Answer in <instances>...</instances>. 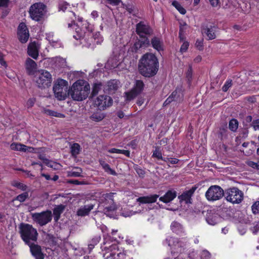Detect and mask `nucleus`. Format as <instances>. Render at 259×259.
Segmentation results:
<instances>
[{
  "mask_svg": "<svg viewBox=\"0 0 259 259\" xmlns=\"http://www.w3.org/2000/svg\"><path fill=\"white\" fill-rule=\"evenodd\" d=\"M138 70L144 77H151L156 74L159 68L157 57L152 53H146L139 61Z\"/></svg>",
  "mask_w": 259,
  "mask_h": 259,
  "instance_id": "obj_1",
  "label": "nucleus"
},
{
  "mask_svg": "<svg viewBox=\"0 0 259 259\" xmlns=\"http://www.w3.org/2000/svg\"><path fill=\"white\" fill-rule=\"evenodd\" d=\"M90 92V84L83 80L75 82L69 91L71 98L77 101H81L87 99Z\"/></svg>",
  "mask_w": 259,
  "mask_h": 259,
  "instance_id": "obj_2",
  "label": "nucleus"
},
{
  "mask_svg": "<svg viewBox=\"0 0 259 259\" xmlns=\"http://www.w3.org/2000/svg\"><path fill=\"white\" fill-rule=\"evenodd\" d=\"M19 233L22 239L26 244H30L37 239L38 233L35 228L31 225L21 223L19 227Z\"/></svg>",
  "mask_w": 259,
  "mask_h": 259,
  "instance_id": "obj_3",
  "label": "nucleus"
},
{
  "mask_svg": "<svg viewBox=\"0 0 259 259\" xmlns=\"http://www.w3.org/2000/svg\"><path fill=\"white\" fill-rule=\"evenodd\" d=\"M53 91L55 97L59 100H65L69 95L68 82L62 79H58L55 82Z\"/></svg>",
  "mask_w": 259,
  "mask_h": 259,
  "instance_id": "obj_4",
  "label": "nucleus"
},
{
  "mask_svg": "<svg viewBox=\"0 0 259 259\" xmlns=\"http://www.w3.org/2000/svg\"><path fill=\"white\" fill-rule=\"evenodd\" d=\"M46 12V6L39 2L34 3L30 7L29 14L32 20L38 22L43 19Z\"/></svg>",
  "mask_w": 259,
  "mask_h": 259,
  "instance_id": "obj_5",
  "label": "nucleus"
},
{
  "mask_svg": "<svg viewBox=\"0 0 259 259\" xmlns=\"http://www.w3.org/2000/svg\"><path fill=\"white\" fill-rule=\"evenodd\" d=\"M34 81L36 86L40 89H45L51 86L52 77L49 72L40 70L36 73Z\"/></svg>",
  "mask_w": 259,
  "mask_h": 259,
  "instance_id": "obj_6",
  "label": "nucleus"
},
{
  "mask_svg": "<svg viewBox=\"0 0 259 259\" xmlns=\"http://www.w3.org/2000/svg\"><path fill=\"white\" fill-rule=\"evenodd\" d=\"M170 247L171 253L172 255L182 253L186 248V241L185 239L170 237L166 240Z\"/></svg>",
  "mask_w": 259,
  "mask_h": 259,
  "instance_id": "obj_7",
  "label": "nucleus"
},
{
  "mask_svg": "<svg viewBox=\"0 0 259 259\" xmlns=\"http://www.w3.org/2000/svg\"><path fill=\"white\" fill-rule=\"evenodd\" d=\"M224 196L227 201L233 204H239L243 200L244 194L238 188L232 187L225 191Z\"/></svg>",
  "mask_w": 259,
  "mask_h": 259,
  "instance_id": "obj_8",
  "label": "nucleus"
},
{
  "mask_svg": "<svg viewBox=\"0 0 259 259\" xmlns=\"http://www.w3.org/2000/svg\"><path fill=\"white\" fill-rule=\"evenodd\" d=\"M31 216L34 223L40 226H45L51 222L53 217L52 211L50 210L41 212L31 213Z\"/></svg>",
  "mask_w": 259,
  "mask_h": 259,
  "instance_id": "obj_9",
  "label": "nucleus"
},
{
  "mask_svg": "<svg viewBox=\"0 0 259 259\" xmlns=\"http://www.w3.org/2000/svg\"><path fill=\"white\" fill-rule=\"evenodd\" d=\"M225 191L219 186H211L206 191L205 196L206 199L209 201L220 200L224 196Z\"/></svg>",
  "mask_w": 259,
  "mask_h": 259,
  "instance_id": "obj_10",
  "label": "nucleus"
},
{
  "mask_svg": "<svg viewBox=\"0 0 259 259\" xmlns=\"http://www.w3.org/2000/svg\"><path fill=\"white\" fill-rule=\"evenodd\" d=\"M113 103L111 97L107 95H100L98 97L95 101V105L100 110H105L106 108L111 106Z\"/></svg>",
  "mask_w": 259,
  "mask_h": 259,
  "instance_id": "obj_11",
  "label": "nucleus"
},
{
  "mask_svg": "<svg viewBox=\"0 0 259 259\" xmlns=\"http://www.w3.org/2000/svg\"><path fill=\"white\" fill-rule=\"evenodd\" d=\"M183 100V94L181 89L177 88L166 99L163 104V106L169 105L173 101L181 102Z\"/></svg>",
  "mask_w": 259,
  "mask_h": 259,
  "instance_id": "obj_12",
  "label": "nucleus"
},
{
  "mask_svg": "<svg viewBox=\"0 0 259 259\" xmlns=\"http://www.w3.org/2000/svg\"><path fill=\"white\" fill-rule=\"evenodd\" d=\"M149 46L150 41L149 39L147 37H142L136 41L132 48V51L138 53L140 50L145 49Z\"/></svg>",
  "mask_w": 259,
  "mask_h": 259,
  "instance_id": "obj_13",
  "label": "nucleus"
},
{
  "mask_svg": "<svg viewBox=\"0 0 259 259\" xmlns=\"http://www.w3.org/2000/svg\"><path fill=\"white\" fill-rule=\"evenodd\" d=\"M18 35L19 40L22 43L27 41L29 34L26 25L24 23H21L18 28Z\"/></svg>",
  "mask_w": 259,
  "mask_h": 259,
  "instance_id": "obj_14",
  "label": "nucleus"
},
{
  "mask_svg": "<svg viewBox=\"0 0 259 259\" xmlns=\"http://www.w3.org/2000/svg\"><path fill=\"white\" fill-rule=\"evenodd\" d=\"M152 32L151 27L142 21L140 22L136 25V32L140 37H144V34L151 35Z\"/></svg>",
  "mask_w": 259,
  "mask_h": 259,
  "instance_id": "obj_15",
  "label": "nucleus"
},
{
  "mask_svg": "<svg viewBox=\"0 0 259 259\" xmlns=\"http://www.w3.org/2000/svg\"><path fill=\"white\" fill-rule=\"evenodd\" d=\"M197 188V187L194 186L189 190L184 191L178 196L180 201H184L186 204L192 203V196Z\"/></svg>",
  "mask_w": 259,
  "mask_h": 259,
  "instance_id": "obj_16",
  "label": "nucleus"
},
{
  "mask_svg": "<svg viewBox=\"0 0 259 259\" xmlns=\"http://www.w3.org/2000/svg\"><path fill=\"white\" fill-rule=\"evenodd\" d=\"M39 49V45L35 41L30 43L27 48L28 55L34 59H37Z\"/></svg>",
  "mask_w": 259,
  "mask_h": 259,
  "instance_id": "obj_17",
  "label": "nucleus"
},
{
  "mask_svg": "<svg viewBox=\"0 0 259 259\" xmlns=\"http://www.w3.org/2000/svg\"><path fill=\"white\" fill-rule=\"evenodd\" d=\"M27 245L29 246L31 254L35 259L45 257V254L42 252L40 246L35 244L32 242L30 244Z\"/></svg>",
  "mask_w": 259,
  "mask_h": 259,
  "instance_id": "obj_18",
  "label": "nucleus"
},
{
  "mask_svg": "<svg viewBox=\"0 0 259 259\" xmlns=\"http://www.w3.org/2000/svg\"><path fill=\"white\" fill-rule=\"evenodd\" d=\"M121 87L119 81L112 79L107 82L105 90L109 94H113Z\"/></svg>",
  "mask_w": 259,
  "mask_h": 259,
  "instance_id": "obj_19",
  "label": "nucleus"
},
{
  "mask_svg": "<svg viewBox=\"0 0 259 259\" xmlns=\"http://www.w3.org/2000/svg\"><path fill=\"white\" fill-rule=\"evenodd\" d=\"M25 69L29 75H33L37 69V64L34 61L27 58L25 63Z\"/></svg>",
  "mask_w": 259,
  "mask_h": 259,
  "instance_id": "obj_20",
  "label": "nucleus"
},
{
  "mask_svg": "<svg viewBox=\"0 0 259 259\" xmlns=\"http://www.w3.org/2000/svg\"><path fill=\"white\" fill-rule=\"evenodd\" d=\"M108 201H109V204L104 205L103 212L107 216L111 217L113 215V212L116 210L117 207L114 200L110 199Z\"/></svg>",
  "mask_w": 259,
  "mask_h": 259,
  "instance_id": "obj_21",
  "label": "nucleus"
},
{
  "mask_svg": "<svg viewBox=\"0 0 259 259\" xmlns=\"http://www.w3.org/2000/svg\"><path fill=\"white\" fill-rule=\"evenodd\" d=\"M216 27L214 26L210 25L208 26H203L202 28V33L206 34L208 38V39L211 40L215 38V31H216Z\"/></svg>",
  "mask_w": 259,
  "mask_h": 259,
  "instance_id": "obj_22",
  "label": "nucleus"
},
{
  "mask_svg": "<svg viewBox=\"0 0 259 259\" xmlns=\"http://www.w3.org/2000/svg\"><path fill=\"white\" fill-rule=\"evenodd\" d=\"M94 204H89L81 206L77 211L76 214L80 217L88 215L90 212L94 208Z\"/></svg>",
  "mask_w": 259,
  "mask_h": 259,
  "instance_id": "obj_23",
  "label": "nucleus"
},
{
  "mask_svg": "<svg viewBox=\"0 0 259 259\" xmlns=\"http://www.w3.org/2000/svg\"><path fill=\"white\" fill-rule=\"evenodd\" d=\"M177 196V192L174 190H168L164 196L159 198V200L167 203L171 201Z\"/></svg>",
  "mask_w": 259,
  "mask_h": 259,
  "instance_id": "obj_24",
  "label": "nucleus"
},
{
  "mask_svg": "<svg viewBox=\"0 0 259 259\" xmlns=\"http://www.w3.org/2000/svg\"><path fill=\"white\" fill-rule=\"evenodd\" d=\"M158 197L159 195L157 194H154L147 196H143L137 198V201L139 202L140 204L151 203L155 202Z\"/></svg>",
  "mask_w": 259,
  "mask_h": 259,
  "instance_id": "obj_25",
  "label": "nucleus"
},
{
  "mask_svg": "<svg viewBox=\"0 0 259 259\" xmlns=\"http://www.w3.org/2000/svg\"><path fill=\"white\" fill-rule=\"evenodd\" d=\"M151 42L154 49L158 52L163 50V41L157 37H154L151 39Z\"/></svg>",
  "mask_w": 259,
  "mask_h": 259,
  "instance_id": "obj_26",
  "label": "nucleus"
},
{
  "mask_svg": "<svg viewBox=\"0 0 259 259\" xmlns=\"http://www.w3.org/2000/svg\"><path fill=\"white\" fill-rule=\"evenodd\" d=\"M145 84L141 80H136L134 85L132 88L138 95L140 94L144 90Z\"/></svg>",
  "mask_w": 259,
  "mask_h": 259,
  "instance_id": "obj_27",
  "label": "nucleus"
},
{
  "mask_svg": "<svg viewBox=\"0 0 259 259\" xmlns=\"http://www.w3.org/2000/svg\"><path fill=\"white\" fill-rule=\"evenodd\" d=\"M113 194L114 193H106L102 195L101 197L100 198V203L101 204L104 206L105 204H109V201H108L110 199L112 200H113Z\"/></svg>",
  "mask_w": 259,
  "mask_h": 259,
  "instance_id": "obj_28",
  "label": "nucleus"
},
{
  "mask_svg": "<svg viewBox=\"0 0 259 259\" xmlns=\"http://www.w3.org/2000/svg\"><path fill=\"white\" fill-rule=\"evenodd\" d=\"M170 228L173 232L178 234L182 233L183 230L182 225L176 221L171 223Z\"/></svg>",
  "mask_w": 259,
  "mask_h": 259,
  "instance_id": "obj_29",
  "label": "nucleus"
},
{
  "mask_svg": "<svg viewBox=\"0 0 259 259\" xmlns=\"http://www.w3.org/2000/svg\"><path fill=\"white\" fill-rule=\"evenodd\" d=\"M70 149L71 155L74 157H76L79 154L81 148L78 143H75L71 145Z\"/></svg>",
  "mask_w": 259,
  "mask_h": 259,
  "instance_id": "obj_30",
  "label": "nucleus"
},
{
  "mask_svg": "<svg viewBox=\"0 0 259 259\" xmlns=\"http://www.w3.org/2000/svg\"><path fill=\"white\" fill-rule=\"evenodd\" d=\"M124 95L126 102L133 100L139 95L133 89L128 92H125Z\"/></svg>",
  "mask_w": 259,
  "mask_h": 259,
  "instance_id": "obj_31",
  "label": "nucleus"
},
{
  "mask_svg": "<svg viewBox=\"0 0 259 259\" xmlns=\"http://www.w3.org/2000/svg\"><path fill=\"white\" fill-rule=\"evenodd\" d=\"M100 163L102 165L103 168L104 169V170L106 172L110 174L113 176L116 175L117 174L115 172V171L114 170L111 169L110 168L109 165L108 164H107V163H106L105 161L100 160Z\"/></svg>",
  "mask_w": 259,
  "mask_h": 259,
  "instance_id": "obj_32",
  "label": "nucleus"
},
{
  "mask_svg": "<svg viewBox=\"0 0 259 259\" xmlns=\"http://www.w3.org/2000/svg\"><path fill=\"white\" fill-rule=\"evenodd\" d=\"M117 245L114 244L108 246H103L101 247L103 251H107L111 253H115L117 249Z\"/></svg>",
  "mask_w": 259,
  "mask_h": 259,
  "instance_id": "obj_33",
  "label": "nucleus"
},
{
  "mask_svg": "<svg viewBox=\"0 0 259 259\" xmlns=\"http://www.w3.org/2000/svg\"><path fill=\"white\" fill-rule=\"evenodd\" d=\"M105 115L103 113L101 112H95L90 117L91 119L95 121H100L104 119Z\"/></svg>",
  "mask_w": 259,
  "mask_h": 259,
  "instance_id": "obj_34",
  "label": "nucleus"
},
{
  "mask_svg": "<svg viewBox=\"0 0 259 259\" xmlns=\"http://www.w3.org/2000/svg\"><path fill=\"white\" fill-rule=\"evenodd\" d=\"M238 127V122L236 119H232L229 123V128L232 132H236Z\"/></svg>",
  "mask_w": 259,
  "mask_h": 259,
  "instance_id": "obj_35",
  "label": "nucleus"
},
{
  "mask_svg": "<svg viewBox=\"0 0 259 259\" xmlns=\"http://www.w3.org/2000/svg\"><path fill=\"white\" fill-rule=\"evenodd\" d=\"M126 253L125 251L120 250L117 247L116 250L115 255L113 256V259H124L125 257Z\"/></svg>",
  "mask_w": 259,
  "mask_h": 259,
  "instance_id": "obj_36",
  "label": "nucleus"
},
{
  "mask_svg": "<svg viewBox=\"0 0 259 259\" xmlns=\"http://www.w3.org/2000/svg\"><path fill=\"white\" fill-rule=\"evenodd\" d=\"M172 5L174 6L181 14L184 15L186 14V10L177 1H175L172 2Z\"/></svg>",
  "mask_w": 259,
  "mask_h": 259,
  "instance_id": "obj_37",
  "label": "nucleus"
},
{
  "mask_svg": "<svg viewBox=\"0 0 259 259\" xmlns=\"http://www.w3.org/2000/svg\"><path fill=\"white\" fill-rule=\"evenodd\" d=\"M28 193L26 192L18 195L13 201L18 200L20 202H23L28 198Z\"/></svg>",
  "mask_w": 259,
  "mask_h": 259,
  "instance_id": "obj_38",
  "label": "nucleus"
},
{
  "mask_svg": "<svg viewBox=\"0 0 259 259\" xmlns=\"http://www.w3.org/2000/svg\"><path fill=\"white\" fill-rule=\"evenodd\" d=\"M102 86L101 83H95L94 84L91 93L92 97L96 96L98 93L99 91L101 89Z\"/></svg>",
  "mask_w": 259,
  "mask_h": 259,
  "instance_id": "obj_39",
  "label": "nucleus"
},
{
  "mask_svg": "<svg viewBox=\"0 0 259 259\" xmlns=\"http://www.w3.org/2000/svg\"><path fill=\"white\" fill-rule=\"evenodd\" d=\"M65 208V206L63 204H60L56 206L53 210L54 214H61Z\"/></svg>",
  "mask_w": 259,
  "mask_h": 259,
  "instance_id": "obj_40",
  "label": "nucleus"
},
{
  "mask_svg": "<svg viewBox=\"0 0 259 259\" xmlns=\"http://www.w3.org/2000/svg\"><path fill=\"white\" fill-rule=\"evenodd\" d=\"M251 210L254 214H259V201H256L251 206Z\"/></svg>",
  "mask_w": 259,
  "mask_h": 259,
  "instance_id": "obj_41",
  "label": "nucleus"
},
{
  "mask_svg": "<svg viewBox=\"0 0 259 259\" xmlns=\"http://www.w3.org/2000/svg\"><path fill=\"white\" fill-rule=\"evenodd\" d=\"M75 169H76V171H72L69 172V176L71 177H81V173L82 172L81 168L79 167H75Z\"/></svg>",
  "mask_w": 259,
  "mask_h": 259,
  "instance_id": "obj_42",
  "label": "nucleus"
},
{
  "mask_svg": "<svg viewBox=\"0 0 259 259\" xmlns=\"http://www.w3.org/2000/svg\"><path fill=\"white\" fill-rule=\"evenodd\" d=\"M153 157H156L159 160H163L162 154L159 151V148L156 147L155 150L153 151Z\"/></svg>",
  "mask_w": 259,
  "mask_h": 259,
  "instance_id": "obj_43",
  "label": "nucleus"
},
{
  "mask_svg": "<svg viewBox=\"0 0 259 259\" xmlns=\"http://www.w3.org/2000/svg\"><path fill=\"white\" fill-rule=\"evenodd\" d=\"M12 185L15 187H17V188L21 189L22 191L26 190L27 188L26 185H25L22 183L18 182H14L12 183Z\"/></svg>",
  "mask_w": 259,
  "mask_h": 259,
  "instance_id": "obj_44",
  "label": "nucleus"
},
{
  "mask_svg": "<svg viewBox=\"0 0 259 259\" xmlns=\"http://www.w3.org/2000/svg\"><path fill=\"white\" fill-rule=\"evenodd\" d=\"M232 81L231 79L227 80L224 85L222 87V90L224 92H226L230 88L232 85Z\"/></svg>",
  "mask_w": 259,
  "mask_h": 259,
  "instance_id": "obj_45",
  "label": "nucleus"
},
{
  "mask_svg": "<svg viewBox=\"0 0 259 259\" xmlns=\"http://www.w3.org/2000/svg\"><path fill=\"white\" fill-rule=\"evenodd\" d=\"M206 220L208 224L211 225H214L217 222L215 217H213L212 215H208L206 218Z\"/></svg>",
  "mask_w": 259,
  "mask_h": 259,
  "instance_id": "obj_46",
  "label": "nucleus"
},
{
  "mask_svg": "<svg viewBox=\"0 0 259 259\" xmlns=\"http://www.w3.org/2000/svg\"><path fill=\"white\" fill-rule=\"evenodd\" d=\"M134 169L139 177L142 178L144 177L145 174V172L143 169H142L138 165L135 166L134 167Z\"/></svg>",
  "mask_w": 259,
  "mask_h": 259,
  "instance_id": "obj_47",
  "label": "nucleus"
},
{
  "mask_svg": "<svg viewBox=\"0 0 259 259\" xmlns=\"http://www.w3.org/2000/svg\"><path fill=\"white\" fill-rule=\"evenodd\" d=\"M189 46V44L188 42L184 41L181 47L180 52L182 53L186 52L188 49Z\"/></svg>",
  "mask_w": 259,
  "mask_h": 259,
  "instance_id": "obj_48",
  "label": "nucleus"
},
{
  "mask_svg": "<svg viewBox=\"0 0 259 259\" xmlns=\"http://www.w3.org/2000/svg\"><path fill=\"white\" fill-rule=\"evenodd\" d=\"M22 147L21 144L13 143L11 144L10 147L12 150L20 151L21 147Z\"/></svg>",
  "mask_w": 259,
  "mask_h": 259,
  "instance_id": "obj_49",
  "label": "nucleus"
},
{
  "mask_svg": "<svg viewBox=\"0 0 259 259\" xmlns=\"http://www.w3.org/2000/svg\"><path fill=\"white\" fill-rule=\"evenodd\" d=\"M104 252L103 256L105 259H113V256L115 255V253H111L107 251Z\"/></svg>",
  "mask_w": 259,
  "mask_h": 259,
  "instance_id": "obj_50",
  "label": "nucleus"
},
{
  "mask_svg": "<svg viewBox=\"0 0 259 259\" xmlns=\"http://www.w3.org/2000/svg\"><path fill=\"white\" fill-rule=\"evenodd\" d=\"M251 126L255 131L259 130V118L253 120L251 123Z\"/></svg>",
  "mask_w": 259,
  "mask_h": 259,
  "instance_id": "obj_51",
  "label": "nucleus"
},
{
  "mask_svg": "<svg viewBox=\"0 0 259 259\" xmlns=\"http://www.w3.org/2000/svg\"><path fill=\"white\" fill-rule=\"evenodd\" d=\"M201 256L202 259H210V253L207 250H204L202 252Z\"/></svg>",
  "mask_w": 259,
  "mask_h": 259,
  "instance_id": "obj_52",
  "label": "nucleus"
},
{
  "mask_svg": "<svg viewBox=\"0 0 259 259\" xmlns=\"http://www.w3.org/2000/svg\"><path fill=\"white\" fill-rule=\"evenodd\" d=\"M46 164L49 167H50L51 168H53L54 169H56L57 166H58V164L56 162H53L52 161H51L50 160H48L47 162H46Z\"/></svg>",
  "mask_w": 259,
  "mask_h": 259,
  "instance_id": "obj_53",
  "label": "nucleus"
},
{
  "mask_svg": "<svg viewBox=\"0 0 259 259\" xmlns=\"http://www.w3.org/2000/svg\"><path fill=\"white\" fill-rule=\"evenodd\" d=\"M246 164L247 165L253 168L258 169L257 162H254L252 161H247L246 162Z\"/></svg>",
  "mask_w": 259,
  "mask_h": 259,
  "instance_id": "obj_54",
  "label": "nucleus"
},
{
  "mask_svg": "<svg viewBox=\"0 0 259 259\" xmlns=\"http://www.w3.org/2000/svg\"><path fill=\"white\" fill-rule=\"evenodd\" d=\"M192 68L191 65L189 66V68L186 73V77L188 80H190L192 78Z\"/></svg>",
  "mask_w": 259,
  "mask_h": 259,
  "instance_id": "obj_55",
  "label": "nucleus"
},
{
  "mask_svg": "<svg viewBox=\"0 0 259 259\" xmlns=\"http://www.w3.org/2000/svg\"><path fill=\"white\" fill-rule=\"evenodd\" d=\"M108 3L112 5L113 6H118L120 2H121V0H106Z\"/></svg>",
  "mask_w": 259,
  "mask_h": 259,
  "instance_id": "obj_56",
  "label": "nucleus"
},
{
  "mask_svg": "<svg viewBox=\"0 0 259 259\" xmlns=\"http://www.w3.org/2000/svg\"><path fill=\"white\" fill-rule=\"evenodd\" d=\"M195 45L199 50H202L203 42L202 40H197Z\"/></svg>",
  "mask_w": 259,
  "mask_h": 259,
  "instance_id": "obj_57",
  "label": "nucleus"
},
{
  "mask_svg": "<svg viewBox=\"0 0 259 259\" xmlns=\"http://www.w3.org/2000/svg\"><path fill=\"white\" fill-rule=\"evenodd\" d=\"M35 102V100L33 98L29 99L27 102V106L29 108L33 106L34 103Z\"/></svg>",
  "mask_w": 259,
  "mask_h": 259,
  "instance_id": "obj_58",
  "label": "nucleus"
},
{
  "mask_svg": "<svg viewBox=\"0 0 259 259\" xmlns=\"http://www.w3.org/2000/svg\"><path fill=\"white\" fill-rule=\"evenodd\" d=\"M9 2V0H0V7H7Z\"/></svg>",
  "mask_w": 259,
  "mask_h": 259,
  "instance_id": "obj_59",
  "label": "nucleus"
},
{
  "mask_svg": "<svg viewBox=\"0 0 259 259\" xmlns=\"http://www.w3.org/2000/svg\"><path fill=\"white\" fill-rule=\"evenodd\" d=\"M47 112L48 113V114H50L51 115H52V116H58V117H64V115L63 114H59L60 115H57L56 114L55 112H54L53 111L50 110H48L47 111Z\"/></svg>",
  "mask_w": 259,
  "mask_h": 259,
  "instance_id": "obj_60",
  "label": "nucleus"
},
{
  "mask_svg": "<svg viewBox=\"0 0 259 259\" xmlns=\"http://www.w3.org/2000/svg\"><path fill=\"white\" fill-rule=\"evenodd\" d=\"M168 162L171 164H176L178 162L179 160L177 158H167Z\"/></svg>",
  "mask_w": 259,
  "mask_h": 259,
  "instance_id": "obj_61",
  "label": "nucleus"
},
{
  "mask_svg": "<svg viewBox=\"0 0 259 259\" xmlns=\"http://www.w3.org/2000/svg\"><path fill=\"white\" fill-rule=\"evenodd\" d=\"M120 149H118L116 148H111L108 150V152L110 153H117L119 154L120 152H121Z\"/></svg>",
  "mask_w": 259,
  "mask_h": 259,
  "instance_id": "obj_62",
  "label": "nucleus"
},
{
  "mask_svg": "<svg viewBox=\"0 0 259 259\" xmlns=\"http://www.w3.org/2000/svg\"><path fill=\"white\" fill-rule=\"evenodd\" d=\"M101 238L100 237H95V238H93L91 243L96 244L97 243H98L100 240Z\"/></svg>",
  "mask_w": 259,
  "mask_h": 259,
  "instance_id": "obj_63",
  "label": "nucleus"
},
{
  "mask_svg": "<svg viewBox=\"0 0 259 259\" xmlns=\"http://www.w3.org/2000/svg\"><path fill=\"white\" fill-rule=\"evenodd\" d=\"M38 158H39V159H40V160H42V161H43V162H44V163H45V164H46V162H47L48 161V160H49V159H48L46 158L45 157V156L44 155H41V154H40V155H39L38 156Z\"/></svg>",
  "mask_w": 259,
  "mask_h": 259,
  "instance_id": "obj_64",
  "label": "nucleus"
}]
</instances>
